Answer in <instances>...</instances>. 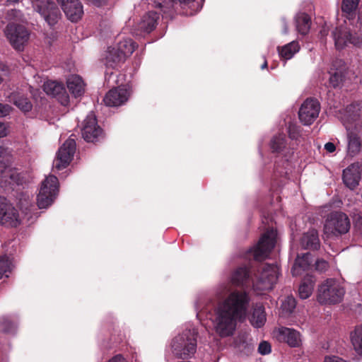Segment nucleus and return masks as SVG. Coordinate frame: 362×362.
Listing matches in <instances>:
<instances>
[{"instance_id":"f257e3e1","label":"nucleus","mask_w":362,"mask_h":362,"mask_svg":"<svg viewBox=\"0 0 362 362\" xmlns=\"http://www.w3.org/2000/svg\"><path fill=\"white\" fill-rule=\"evenodd\" d=\"M250 303L249 294L245 291L235 290L220 301L215 308L213 325L221 337L232 336L238 322L245 320Z\"/></svg>"},{"instance_id":"f03ea898","label":"nucleus","mask_w":362,"mask_h":362,"mask_svg":"<svg viewBox=\"0 0 362 362\" xmlns=\"http://www.w3.org/2000/svg\"><path fill=\"white\" fill-rule=\"evenodd\" d=\"M197 332L194 328L186 329L172 341L174 355L182 359L191 358L197 350Z\"/></svg>"},{"instance_id":"7ed1b4c3","label":"nucleus","mask_w":362,"mask_h":362,"mask_svg":"<svg viewBox=\"0 0 362 362\" xmlns=\"http://www.w3.org/2000/svg\"><path fill=\"white\" fill-rule=\"evenodd\" d=\"M344 293L337 281L328 279L318 288L317 300L321 304H336L342 300Z\"/></svg>"},{"instance_id":"20e7f679","label":"nucleus","mask_w":362,"mask_h":362,"mask_svg":"<svg viewBox=\"0 0 362 362\" xmlns=\"http://www.w3.org/2000/svg\"><path fill=\"white\" fill-rule=\"evenodd\" d=\"M277 238V231L273 228H268L260 237L258 243L248 251L257 261H262L269 257L274 249Z\"/></svg>"},{"instance_id":"39448f33","label":"nucleus","mask_w":362,"mask_h":362,"mask_svg":"<svg viewBox=\"0 0 362 362\" xmlns=\"http://www.w3.org/2000/svg\"><path fill=\"white\" fill-rule=\"evenodd\" d=\"M58 188V179L54 175H49L42 181L37 197V204L40 209H46L53 203L57 195Z\"/></svg>"},{"instance_id":"423d86ee","label":"nucleus","mask_w":362,"mask_h":362,"mask_svg":"<svg viewBox=\"0 0 362 362\" xmlns=\"http://www.w3.org/2000/svg\"><path fill=\"white\" fill-rule=\"evenodd\" d=\"M279 269L276 263L263 264L259 275L253 281V287L260 291L271 290L276 283Z\"/></svg>"},{"instance_id":"0eeeda50","label":"nucleus","mask_w":362,"mask_h":362,"mask_svg":"<svg viewBox=\"0 0 362 362\" xmlns=\"http://www.w3.org/2000/svg\"><path fill=\"white\" fill-rule=\"evenodd\" d=\"M34 11L38 13L49 26L56 25L61 17V12L52 0H32Z\"/></svg>"},{"instance_id":"6e6552de","label":"nucleus","mask_w":362,"mask_h":362,"mask_svg":"<svg viewBox=\"0 0 362 362\" xmlns=\"http://www.w3.org/2000/svg\"><path fill=\"white\" fill-rule=\"evenodd\" d=\"M350 228L349 217L343 212H333L327 218L324 232L327 235H339L346 233Z\"/></svg>"},{"instance_id":"1a4fd4ad","label":"nucleus","mask_w":362,"mask_h":362,"mask_svg":"<svg viewBox=\"0 0 362 362\" xmlns=\"http://www.w3.org/2000/svg\"><path fill=\"white\" fill-rule=\"evenodd\" d=\"M4 32L11 46L19 51L23 49L30 37L28 29L24 25L15 23H8Z\"/></svg>"},{"instance_id":"9d476101","label":"nucleus","mask_w":362,"mask_h":362,"mask_svg":"<svg viewBox=\"0 0 362 362\" xmlns=\"http://www.w3.org/2000/svg\"><path fill=\"white\" fill-rule=\"evenodd\" d=\"M332 35L337 49H342L349 45L356 47L362 46V38L356 33H351L346 27L336 28L332 32Z\"/></svg>"},{"instance_id":"9b49d317","label":"nucleus","mask_w":362,"mask_h":362,"mask_svg":"<svg viewBox=\"0 0 362 362\" xmlns=\"http://www.w3.org/2000/svg\"><path fill=\"white\" fill-rule=\"evenodd\" d=\"M340 119L347 132L362 119V100L356 101L340 112Z\"/></svg>"},{"instance_id":"f8f14e48","label":"nucleus","mask_w":362,"mask_h":362,"mask_svg":"<svg viewBox=\"0 0 362 362\" xmlns=\"http://www.w3.org/2000/svg\"><path fill=\"white\" fill-rule=\"evenodd\" d=\"M21 223L18 210L4 197H0V224L16 227Z\"/></svg>"},{"instance_id":"ddd939ff","label":"nucleus","mask_w":362,"mask_h":362,"mask_svg":"<svg viewBox=\"0 0 362 362\" xmlns=\"http://www.w3.org/2000/svg\"><path fill=\"white\" fill-rule=\"evenodd\" d=\"M76 151V141L69 137L60 147L57 158L54 160V167L58 170L66 168L71 161Z\"/></svg>"},{"instance_id":"4468645a","label":"nucleus","mask_w":362,"mask_h":362,"mask_svg":"<svg viewBox=\"0 0 362 362\" xmlns=\"http://www.w3.org/2000/svg\"><path fill=\"white\" fill-rule=\"evenodd\" d=\"M81 134L87 142H97L103 139V129L98 126L96 117L93 114H89L84 119Z\"/></svg>"},{"instance_id":"2eb2a0df","label":"nucleus","mask_w":362,"mask_h":362,"mask_svg":"<svg viewBox=\"0 0 362 362\" xmlns=\"http://www.w3.org/2000/svg\"><path fill=\"white\" fill-rule=\"evenodd\" d=\"M320 105L317 99L308 98L302 104L298 112V117L304 125L311 124L318 117Z\"/></svg>"},{"instance_id":"dca6fc26","label":"nucleus","mask_w":362,"mask_h":362,"mask_svg":"<svg viewBox=\"0 0 362 362\" xmlns=\"http://www.w3.org/2000/svg\"><path fill=\"white\" fill-rule=\"evenodd\" d=\"M159 19V14L155 11H149L144 14L140 21L135 25L132 33L135 35L141 36L150 33L153 30Z\"/></svg>"},{"instance_id":"f3484780","label":"nucleus","mask_w":362,"mask_h":362,"mask_svg":"<svg viewBox=\"0 0 362 362\" xmlns=\"http://www.w3.org/2000/svg\"><path fill=\"white\" fill-rule=\"evenodd\" d=\"M129 95V89L119 86L110 90L105 95L103 102L106 106L118 107L124 105L128 100Z\"/></svg>"},{"instance_id":"a211bd4d","label":"nucleus","mask_w":362,"mask_h":362,"mask_svg":"<svg viewBox=\"0 0 362 362\" xmlns=\"http://www.w3.org/2000/svg\"><path fill=\"white\" fill-rule=\"evenodd\" d=\"M44 91L55 98L62 105L66 106L69 102V96L62 83L47 81L43 85Z\"/></svg>"},{"instance_id":"6ab92c4d","label":"nucleus","mask_w":362,"mask_h":362,"mask_svg":"<svg viewBox=\"0 0 362 362\" xmlns=\"http://www.w3.org/2000/svg\"><path fill=\"white\" fill-rule=\"evenodd\" d=\"M65 15L72 22L79 21L83 14V5L79 0H57Z\"/></svg>"},{"instance_id":"aec40b11","label":"nucleus","mask_w":362,"mask_h":362,"mask_svg":"<svg viewBox=\"0 0 362 362\" xmlns=\"http://www.w3.org/2000/svg\"><path fill=\"white\" fill-rule=\"evenodd\" d=\"M276 337L279 341L286 343L291 347H298L302 344L300 333L293 328L286 327L279 328Z\"/></svg>"},{"instance_id":"412c9836","label":"nucleus","mask_w":362,"mask_h":362,"mask_svg":"<svg viewBox=\"0 0 362 362\" xmlns=\"http://www.w3.org/2000/svg\"><path fill=\"white\" fill-rule=\"evenodd\" d=\"M195 0H157L155 1V6L161 9L165 17L172 18L175 11V6L178 4L182 7H191Z\"/></svg>"},{"instance_id":"4be33fe9","label":"nucleus","mask_w":362,"mask_h":362,"mask_svg":"<svg viewBox=\"0 0 362 362\" xmlns=\"http://www.w3.org/2000/svg\"><path fill=\"white\" fill-rule=\"evenodd\" d=\"M0 184L2 187H13L16 185L21 184V177L20 173L15 169L8 166H3L0 163Z\"/></svg>"},{"instance_id":"5701e85b","label":"nucleus","mask_w":362,"mask_h":362,"mask_svg":"<svg viewBox=\"0 0 362 362\" xmlns=\"http://www.w3.org/2000/svg\"><path fill=\"white\" fill-rule=\"evenodd\" d=\"M361 167L359 163H354L343 170V182L351 189H354L359 183Z\"/></svg>"},{"instance_id":"b1692460","label":"nucleus","mask_w":362,"mask_h":362,"mask_svg":"<svg viewBox=\"0 0 362 362\" xmlns=\"http://www.w3.org/2000/svg\"><path fill=\"white\" fill-rule=\"evenodd\" d=\"M230 280L235 286H248L255 279L251 276L249 269L245 267H240L236 269L231 275Z\"/></svg>"},{"instance_id":"393cba45","label":"nucleus","mask_w":362,"mask_h":362,"mask_svg":"<svg viewBox=\"0 0 362 362\" xmlns=\"http://www.w3.org/2000/svg\"><path fill=\"white\" fill-rule=\"evenodd\" d=\"M330 71L329 83L334 87H338L345 78L346 66L342 60H336L332 64Z\"/></svg>"},{"instance_id":"a878e982","label":"nucleus","mask_w":362,"mask_h":362,"mask_svg":"<svg viewBox=\"0 0 362 362\" xmlns=\"http://www.w3.org/2000/svg\"><path fill=\"white\" fill-rule=\"evenodd\" d=\"M312 263L311 255L306 252L302 255H298L295 262L291 268L293 276H300L303 273L308 270Z\"/></svg>"},{"instance_id":"bb28decb","label":"nucleus","mask_w":362,"mask_h":362,"mask_svg":"<svg viewBox=\"0 0 362 362\" xmlns=\"http://www.w3.org/2000/svg\"><path fill=\"white\" fill-rule=\"evenodd\" d=\"M300 245L305 250H318L320 247V241L317 231L311 229L305 233L300 239Z\"/></svg>"},{"instance_id":"cd10ccee","label":"nucleus","mask_w":362,"mask_h":362,"mask_svg":"<svg viewBox=\"0 0 362 362\" xmlns=\"http://www.w3.org/2000/svg\"><path fill=\"white\" fill-rule=\"evenodd\" d=\"M362 142L361 137L351 129L347 132V155L351 157L357 156L361 151Z\"/></svg>"},{"instance_id":"c85d7f7f","label":"nucleus","mask_w":362,"mask_h":362,"mask_svg":"<svg viewBox=\"0 0 362 362\" xmlns=\"http://www.w3.org/2000/svg\"><path fill=\"white\" fill-rule=\"evenodd\" d=\"M69 92L75 97H80L84 93L85 83L82 78L78 75L70 76L66 81Z\"/></svg>"},{"instance_id":"c756f323","label":"nucleus","mask_w":362,"mask_h":362,"mask_svg":"<svg viewBox=\"0 0 362 362\" xmlns=\"http://www.w3.org/2000/svg\"><path fill=\"white\" fill-rule=\"evenodd\" d=\"M315 283V279L312 275H306L303 278L298 288L299 296L300 298L306 299L311 296Z\"/></svg>"},{"instance_id":"7c9ffc66","label":"nucleus","mask_w":362,"mask_h":362,"mask_svg":"<svg viewBox=\"0 0 362 362\" xmlns=\"http://www.w3.org/2000/svg\"><path fill=\"white\" fill-rule=\"evenodd\" d=\"M116 47H109L105 55V65L108 67L116 68L120 63L124 62L123 55Z\"/></svg>"},{"instance_id":"2f4dec72","label":"nucleus","mask_w":362,"mask_h":362,"mask_svg":"<svg viewBox=\"0 0 362 362\" xmlns=\"http://www.w3.org/2000/svg\"><path fill=\"white\" fill-rule=\"evenodd\" d=\"M10 101L24 112L32 110L33 105L29 99L20 93H13L10 95Z\"/></svg>"},{"instance_id":"473e14b6","label":"nucleus","mask_w":362,"mask_h":362,"mask_svg":"<svg viewBox=\"0 0 362 362\" xmlns=\"http://www.w3.org/2000/svg\"><path fill=\"white\" fill-rule=\"evenodd\" d=\"M299 49L298 42L292 41L281 48L278 47V52L281 58L288 60L291 59L299 51Z\"/></svg>"},{"instance_id":"72a5a7b5","label":"nucleus","mask_w":362,"mask_h":362,"mask_svg":"<svg viewBox=\"0 0 362 362\" xmlns=\"http://www.w3.org/2000/svg\"><path fill=\"white\" fill-rule=\"evenodd\" d=\"M310 23V16L305 13H299L296 17V29L301 35H306L308 33Z\"/></svg>"},{"instance_id":"f704fd0d","label":"nucleus","mask_w":362,"mask_h":362,"mask_svg":"<svg viewBox=\"0 0 362 362\" xmlns=\"http://www.w3.org/2000/svg\"><path fill=\"white\" fill-rule=\"evenodd\" d=\"M250 320L251 324L257 328L263 326L266 321L264 308L262 305H256L253 309V313Z\"/></svg>"},{"instance_id":"c9c22d12","label":"nucleus","mask_w":362,"mask_h":362,"mask_svg":"<svg viewBox=\"0 0 362 362\" xmlns=\"http://www.w3.org/2000/svg\"><path fill=\"white\" fill-rule=\"evenodd\" d=\"M118 51L121 53L120 55H123V58L125 59L130 56L136 48V44L130 38H125L119 41L116 47Z\"/></svg>"},{"instance_id":"e433bc0d","label":"nucleus","mask_w":362,"mask_h":362,"mask_svg":"<svg viewBox=\"0 0 362 362\" xmlns=\"http://www.w3.org/2000/svg\"><path fill=\"white\" fill-rule=\"evenodd\" d=\"M351 341L356 352L362 356V325L356 326L351 333Z\"/></svg>"},{"instance_id":"4c0bfd02","label":"nucleus","mask_w":362,"mask_h":362,"mask_svg":"<svg viewBox=\"0 0 362 362\" xmlns=\"http://www.w3.org/2000/svg\"><path fill=\"white\" fill-rule=\"evenodd\" d=\"M286 136L280 134L272 138L270 142V147L273 152H281L286 146Z\"/></svg>"},{"instance_id":"58836bf2","label":"nucleus","mask_w":362,"mask_h":362,"mask_svg":"<svg viewBox=\"0 0 362 362\" xmlns=\"http://www.w3.org/2000/svg\"><path fill=\"white\" fill-rule=\"evenodd\" d=\"M17 325L12 322L8 317H2L0 318V329L6 333H13L16 329Z\"/></svg>"},{"instance_id":"ea45409f","label":"nucleus","mask_w":362,"mask_h":362,"mask_svg":"<svg viewBox=\"0 0 362 362\" xmlns=\"http://www.w3.org/2000/svg\"><path fill=\"white\" fill-rule=\"evenodd\" d=\"M360 0H343L342 11L348 15H354Z\"/></svg>"},{"instance_id":"a19ab883","label":"nucleus","mask_w":362,"mask_h":362,"mask_svg":"<svg viewBox=\"0 0 362 362\" xmlns=\"http://www.w3.org/2000/svg\"><path fill=\"white\" fill-rule=\"evenodd\" d=\"M11 267L12 264L8 257L6 255L1 256L0 257V279L4 276H8L7 273L11 271Z\"/></svg>"},{"instance_id":"79ce46f5","label":"nucleus","mask_w":362,"mask_h":362,"mask_svg":"<svg viewBox=\"0 0 362 362\" xmlns=\"http://www.w3.org/2000/svg\"><path fill=\"white\" fill-rule=\"evenodd\" d=\"M296 306V299L292 296H288L283 301L281 305V310L283 313L290 314L291 313Z\"/></svg>"},{"instance_id":"37998d69","label":"nucleus","mask_w":362,"mask_h":362,"mask_svg":"<svg viewBox=\"0 0 362 362\" xmlns=\"http://www.w3.org/2000/svg\"><path fill=\"white\" fill-rule=\"evenodd\" d=\"M288 133L290 139L297 140L300 136V127L293 122H289Z\"/></svg>"},{"instance_id":"c03bdc74","label":"nucleus","mask_w":362,"mask_h":362,"mask_svg":"<svg viewBox=\"0 0 362 362\" xmlns=\"http://www.w3.org/2000/svg\"><path fill=\"white\" fill-rule=\"evenodd\" d=\"M272 351L271 345L266 341H262L258 346V352L261 355L269 354Z\"/></svg>"},{"instance_id":"a18cd8bd","label":"nucleus","mask_w":362,"mask_h":362,"mask_svg":"<svg viewBox=\"0 0 362 362\" xmlns=\"http://www.w3.org/2000/svg\"><path fill=\"white\" fill-rule=\"evenodd\" d=\"M328 267L329 263L322 259H319L315 262V269L319 272H325Z\"/></svg>"},{"instance_id":"49530a36","label":"nucleus","mask_w":362,"mask_h":362,"mask_svg":"<svg viewBox=\"0 0 362 362\" xmlns=\"http://www.w3.org/2000/svg\"><path fill=\"white\" fill-rule=\"evenodd\" d=\"M11 107L7 104L0 103V117H5L11 112Z\"/></svg>"},{"instance_id":"de8ad7c7","label":"nucleus","mask_w":362,"mask_h":362,"mask_svg":"<svg viewBox=\"0 0 362 362\" xmlns=\"http://www.w3.org/2000/svg\"><path fill=\"white\" fill-rule=\"evenodd\" d=\"M324 362H349L337 356H327L325 357Z\"/></svg>"},{"instance_id":"09e8293b","label":"nucleus","mask_w":362,"mask_h":362,"mask_svg":"<svg viewBox=\"0 0 362 362\" xmlns=\"http://www.w3.org/2000/svg\"><path fill=\"white\" fill-rule=\"evenodd\" d=\"M230 291L229 286L227 284H222L218 288L217 292L218 294H223Z\"/></svg>"},{"instance_id":"8fccbe9b","label":"nucleus","mask_w":362,"mask_h":362,"mask_svg":"<svg viewBox=\"0 0 362 362\" xmlns=\"http://www.w3.org/2000/svg\"><path fill=\"white\" fill-rule=\"evenodd\" d=\"M325 149L329 153H333L336 150V147L333 143L327 142L325 145Z\"/></svg>"},{"instance_id":"3c124183","label":"nucleus","mask_w":362,"mask_h":362,"mask_svg":"<svg viewBox=\"0 0 362 362\" xmlns=\"http://www.w3.org/2000/svg\"><path fill=\"white\" fill-rule=\"evenodd\" d=\"M108 362H127L125 358L121 355L117 354L109 360Z\"/></svg>"},{"instance_id":"603ef678","label":"nucleus","mask_w":362,"mask_h":362,"mask_svg":"<svg viewBox=\"0 0 362 362\" xmlns=\"http://www.w3.org/2000/svg\"><path fill=\"white\" fill-rule=\"evenodd\" d=\"M7 135V129L4 123L0 122V138Z\"/></svg>"},{"instance_id":"864d4df0","label":"nucleus","mask_w":362,"mask_h":362,"mask_svg":"<svg viewBox=\"0 0 362 362\" xmlns=\"http://www.w3.org/2000/svg\"><path fill=\"white\" fill-rule=\"evenodd\" d=\"M9 154L8 149L0 145V158H4Z\"/></svg>"},{"instance_id":"5fc2aeb1","label":"nucleus","mask_w":362,"mask_h":362,"mask_svg":"<svg viewBox=\"0 0 362 362\" xmlns=\"http://www.w3.org/2000/svg\"><path fill=\"white\" fill-rule=\"evenodd\" d=\"M353 128L362 134V119L353 126Z\"/></svg>"},{"instance_id":"6e6d98bb","label":"nucleus","mask_w":362,"mask_h":362,"mask_svg":"<svg viewBox=\"0 0 362 362\" xmlns=\"http://www.w3.org/2000/svg\"><path fill=\"white\" fill-rule=\"evenodd\" d=\"M282 21L284 23V33L286 34L288 33V26L284 19H283Z\"/></svg>"},{"instance_id":"4d7b16f0","label":"nucleus","mask_w":362,"mask_h":362,"mask_svg":"<svg viewBox=\"0 0 362 362\" xmlns=\"http://www.w3.org/2000/svg\"><path fill=\"white\" fill-rule=\"evenodd\" d=\"M356 225L358 226H362V216H359L356 221Z\"/></svg>"},{"instance_id":"13d9d810","label":"nucleus","mask_w":362,"mask_h":362,"mask_svg":"<svg viewBox=\"0 0 362 362\" xmlns=\"http://www.w3.org/2000/svg\"><path fill=\"white\" fill-rule=\"evenodd\" d=\"M20 0H6L8 4H13L19 2Z\"/></svg>"},{"instance_id":"bf43d9fd","label":"nucleus","mask_w":362,"mask_h":362,"mask_svg":"<svg viewBox=\"0 0 362 362\" xmlns=\"http://www.w3.org/2000/svg\"><path fill=\"white\" fill-rule=\"evenodd\" d=\"M267 66V62L266 60H264L263 64L261 66V69H264Z\"/></svg>"},{"instance_id":"052dcab7","label":"nucleus","mask_w":362,"mask_h":362,"mask_svg":"<svg viewBox=\"0 0 362 362\" xmlns=\"http://www.w3.org/2000/svg\"><path fill=\"white\" fill-rule=\"evenodd\" d=\"M360 21H361V23L362 24V13L359 15V17H358Z\"/></svg>"},{"instance_id":"680f3d73","label":"nucleus","mask_w":362,"mask_h":362,"mask_svg":"<svg viewBox=\"0 0 362 362\" xmlns=\"http://www.w3.org/2000/svg\"><path fill=\"white\" fill-rule=\"evenodd\" d=\"M201 311L197 313V316L199 317L201 315Z\"/></svg>"},{"instance_id":"e2e57ef3","label":"nucleus","mask_w":362,"mask_h":362,"mask_svg":"<svg viewBox=\"0 0 362 362\" xmlns=\"http://www.w3.org/2000/svg\"><path fill=\"white\" fill-rule=\"evenodd\" d=\"M201 312H202H202H203V313H204V312H207V310H201Z\"/></svg>"},{"instance_id":"0e129e2a","label":"nucleus","mask_w":362,"mask_h":362,"mask_svg":"<svg viewBox=\"0 0 362 362\" xmlns=\"http://www.w3.org/2000/svg\"><path fill=\"white\" fill-rule=\"evenodd\" d=\"M198 309H199V308H198V306H197V305H196V310H198Z\"/></svg>"}]
</instances>
